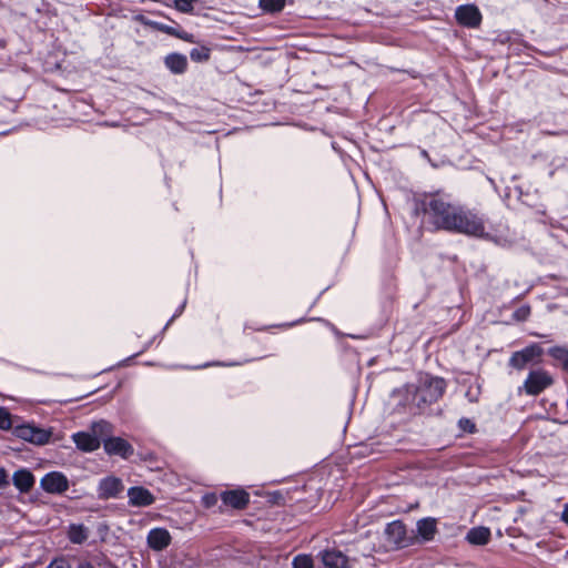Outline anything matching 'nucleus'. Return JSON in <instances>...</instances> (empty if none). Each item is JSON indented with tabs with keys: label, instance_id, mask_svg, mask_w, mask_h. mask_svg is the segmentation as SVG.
I'll return each mask as SVG.
<instances>
[{
	"label": "nucleus",
	"instance_id": "obj_1",
	"mask_svg": "<svg viewBox=\"0 0 568 568\" xmlns=\"http://www.w3.org/2000/svg\"><path fill=\"white\" fill-rule=\"evenodd\" d=\"M425 222L434 230L448 231L456 217L459 204L442 193L425 194L420 200Z\"/></svg>",
	"mask_w": 568,
	"mask_h": 568
},
{
	"label": "nucleus",
	"instance_id": "obj_2",
	"mask_svg": "<svg viewBox=\"0 0 568 568\" xmlns=\"http://www.w3.org/2000/svg\"><path fill=\"white\" fill-rule=\"evenodd\" d=\"M468 236L483 237L485 235V223L481 216L471 210L459 205L456 217L448 230Z\"/></svg>",
	"mask_w": 568,
	"mask_h": 568
},
{
	"label": "nucleus",
	"instance_id": "obj_3",
	"mask_svg": "<svg viewBox=\"0 0 568 568\" xmlns=\"http://www.w3.org/2000/svg\"><path fill=\"white\" fill-rule=\"evenodd\" d=\"M93 434L80 432L73 434L72 438L77 447L83 452H93L100 447V439L98 436H103L112 432V426L105 420H100L92 424Z\"/></svg>",
	"mask_w": 568,
	"mask_h": 568
},
{
	"label": "nucleus",
	"instance_id": "obj_4",
	"mask_svg": "<svg viewBox=\"0 0 568 568\" xmlns=\"http://www.w3.org/2000/svg\"><path fill=\"white\" fill-rule=\"evenodd\" d=\"M445 381L440 377H425L422 379L415 395L418 405L430 404L438 400L445 392Z\"/></svg>",
	"mask_w": 568,
	"mask_h": 568
},
{
	"label": "nucleus",
	"instance_id": "obj_5",
	"mask_svg": "<svg viewBox=\"0 0 568 568\" xmlns=\"http://www.w3.org/2000/svg\"><path fill=\"white\" fill-rule=\"evenodd\" d=\"M551 384V376L547 372L538 369L529 373L524 387L528 395H538Z\"/></svg>",
	"mask_w": 568,
	"mask_h": 568
},
{
	"label": "nucleus",
	"instance_id": "obj_6",
	"mask_svg": "<svg viewBox=\"0 0 568 568\" xmlns=\"http://www.w3.org/2000/svg\"><path fill=\"white\" fill-rule=\"evenodd\" d=\"M386 540L396 548H404L410 545V538L406 535V527L400 520L389 523L385 528Z\"/></svg>",
	"mask_w": 568,
	"mask_h": 568
},
{
	"label": "nucleus",
	"instance_id": "obj_7",
	"mask_svg": "<svg viewBox=\"0 0 568 568\" xmlns=\"http://www.w3.org/2000/svg\"><path fill=\"white\" fill-rule=\"evenodd\" d=\"M40 486L49 494H63L69 489V480L60 471H50L41 478Z\"/></svg>",
	"mask_w": 568,
	"mask_h": 568
},
{
	"label": "nucleus",
	"instance_id": "obj_8",
	"mask_svg": "<svg viewBox=\"0 0 568 568\" xmlns=\"http://www.w3.org/2000/svg\"><path fill=\"white\" fill-rule=\"evenodd\" d=\"M457 22L467 28H477L481 22V13L475 4H463L456 8Z\"/></svg>",
	"mask_w": 568,
	"mask_h": 568
},
{
	"label": "nucleus",
	"instance_id": "obj_9",
	"mask_svg": "<svg viewBox=\"0 0 568 568\" xmlns=\"http://www.w3.org/2000/svg\"><path fill=\"white\" fill-rule=\"evenodd\" d=\"M124 489L123 483L115 476L102 478L98 485V497L100 499L116 498Z\"/></svg>",
	"mask_w": 568,
	"mask_h": 568
},
{
	"label": "nucleus",
	"instance_id": "obj_10",
	"mask_svg": "<svg viewBox=\"0 0 568 568\" xmlns=\"http://www.w3.org/2000/svg\"><path fill=\"white\" fill-rule=\"evenodd\" d=\"M16 434L18 437L38 445L47 444L51 436L50 432L31 425L17 427Z\"/></svg>",
	"mask_w": 568,
	"mask_h": 568
},
{
	"label": "nucleus",
	"instance_id": "obj_11",
	"mask_svg": "<svg viewBox=\"0 0 568 568\" xmlns=\"http://www.w3.org/2000/svg\"><path fill=\"white\" fill-rule=\"evenodd\" d=\"M103 447L106 454L116 455L124 459L133 455L132 445L121 437H109L103 440Z\"/></svg>",
	"mask_w": 568,
	"mask_h": 568
},
{
	"label": "nucleus",
	"instance_id": "obj_12",
	"mask_svg": "<svg viewBox=\"0 0 568 568\" xmlns=\"http://www.w3.org/2000/svg\"><path fill=\"white\" fill-rule=\"evenodd\" d=\"M171 535L165 528H153L146 537L148 546L155 551L165 549L171 544Z\"/></svg>",
	"mask_w": 568,
	"mask_h": 568
},
{
	"label": "nucleus",
	"instance_id": "obj_13",
	"mask_svg": "<svg viewBox=\"0 0 568 568\" xmlns=\"http://www.w3.org/2000/svg\"><path fill=\"white\" fill-rule=\"evenodd\" d=\"M129 504L134 507H145L154 503L155 498L150 490L143 487H131L128 490Z\"/></svg>",
	"mask_w": 568,
	"mask_h": 568
},
{
	"label": "nucleus",
	"instance_id": "obj_14",
	"mask_svg": "<svg viewBox=\"0 0 568 568\" xmlns=\"http://www.w3.org/2000/svg\"><path fill=\"white\" fill-rule=\"evenodd\" d=\"M539 354L540 348L538 346H529L519 352H515L509 359V364L517 369H523Z\"/></svg>",
	"mask_w": 568,
	"mask_h": 568
},
{
	"label": "nucleus",
	"instance_id": "obj_15",
	"mask_svg": "<svg viewBox=\"0 0 568 568\" xmlns=\"http://www.w3.org/2000/svg\"><path fill=\"white\" fill-rule=\"evenodd\" d=\"M222 501L235 509H243L250 501V495L243 489L224 491L221 495Z\"/></svg>",
	"mask_w": 568,
	"mask_h": 568
},
{
	"label": "nucleus",
	"instance_id": "obj_16",
	"mask_svg": "<svg viewBox=\"0 0 568 568\" xmlns=\"http://www.w3.org/2000/svg\"><path fill=\"white\" fill-rule=\"evenodd\" d=\"M321 559L325 568H346L348 559L336 549H328L321 552Z\"/></svg>",
	"mask_w": 568,
	"mask_h": 568
},
{
	"label": "nucleus",
	"instance_id": "obj_17",
	"mask_svg": "<svg viewBox=\"0 0 568 568\" xmlns=\"http://www.w3.org/2000/svg\"><path fill=\"white\" fill-rule=\"evenodd\" d=\"M13 485L21 493H28L34 485V476L28 469H19L12 476Z\"/></svg>",
	"mask_w": 568,
	"mask_h": 568
},
{
	"label": "nucleus",
	"instance_id": "obj_18",
	"mask_svg": "<svg viewBox=\"0 0 568 568\" xmlns=\"http://www.w3.org/2000/svg\"><path fill=\"white\" fill-rule=\"evenodd\" d=\"M417 535L423 541L433 540L437 532V524L434 518H423L416 525Z\"/></svg>",
	"mask_w": 568,
	"mask_h": 568
},
{
	"label": "nucleus",
	"instance_id": "obj_19",
	"mask_svg": "<svg viewBox=\"0 0 568 568\" xmlns=\"http://www.w3.org/2000/svg\"><path fill=\"white\" fill-rule=\"evenodd\" d=\"M165 67L175 74L184 73L187 68V59L181 53H171L164 59Z\"/></svg>",
	"mask_w": 568,
	"mask_h": 568
},
{
	"label": "nucleus",
	"instance_id": "obj_20",
	"mask_svg": "<svg viewBox=\"0 0 568 568\" xmlns=\"http://www.w3.org/2000/svg\"><path fill=\"white\" fill-rule=\"evenodd\" d=\"M466 539L471 545H486L490 539V530L486 527L471 528Z\"/></svg>",
	"mask_w": 568,
	"mask_h": 568
},
{
	"label": "nucleus",
	"instance_id": "obj_21",
	"mask_svg": "<svg viewBox=\"0 0 568 568\" xmlns=\"http://www.w3.org/2000/svg\"><path fill=\"white\" fill-rule=\"evenodd\" d=\"M88 529L81 524H72L68 529V538L73 544H83L88 539Z\"/></svg>",
	"mask_w": 568,
	"mask_h": 568
},
{
	"label": "nucleus",
	"instance_id": "obj_22",
	"mask_svg": "<svg viewBox=\"0 0 568 568\" xmlns=\"http://www.w3.org/2000/svg\"><path fill=\"white\" fill-rule=\"evenodd\" d=\"M286 0H260V8L267 13L281 12L285 7Z\"/></svg>",
	"mask_w": 568,
	"mask_h": 568
},
{
	"label": "nucleus",
	"instance_id": "obj_23",
	"mask_svg": "<svg viewBox=\"0 0 568 568\" xmlns=\"http://www.w3.org/2000/svg\"><path fill=\"white\" fill-rule=\"evenodd\" d=\"M211 50L205 45L193 48L190 51V58L195 62H205L210 59Z\"/></svg>",
	"mask_w": 568,
	"mask_h": 568
},
{
	"label": "nucleus",
	"instance_id": "obj_24",
	"mask_svg": "<svg viewBox=\"0 0 568 568\" xmlns=\"http://www.w3.org/2000/svg\"><path fill=\"white\" fill-rule=\"evenodd\" d=\"M292 565L293 568H314L313 558L310 555H297Z\"/></svg>",
	"mask_w": 568,
	"mask_h": 568
},
{
	"label": "nucleus",
	"instance_id": "obj_25",
	"mask_svg": "<svg viewBox=\"0 0 568 568\" xmlns=\"http://www.w3.org/2000/svg\"><path fill=\"white\" fill-rule=\"evenodd\" d=\"M12 427V418L9 410L4 407H0V429L8 430Z\"/></svg>",
	"mask_w": 568,
	"mask_h": 568
},
{
	"label": "nucleus",
	"instance_id": "obj_26",
	"mask_svg": "<svg viewBox=\"0 0 568 568\" xmlns=\"http://www.w3.org/2000/svg\"><path fill=\"white\" fill-rule=\"evenodd\" d=\"M550 354L562 362L564 366L568 368V351L561 347H555L550 351Z\"/></svg>",
	"mask_w": 568,
	"mask_h": 568
},
{
	"label": "nucleus",
	"instance_id": "obj_27",
	"mask_svg": "<svg viewBox=\"0 0 568 568\" xmlns=\"http://www.w3.org/2000/svg\"><path fill=\"white\" fill-rule=\"evenodd\" d=\"M197 0H174L175 8L181 12H191Z\"/></svg>",
	"mask_w": 568,
	"mask_h": 568
},
{
	"label": "nucleus",
	"instance_id": "obj_28",
	"mask_svg": "<svg viewBox=\"0 0 568 568\" xmlns=\"http://www.w3.org/2000/svg\"><path fill=\"white\" fill-rule=\"evenodd\" d=\"M530 315V307L528 305H524L515 311L514 318L517 321H526Z\"/></svg>",
	"mask_w": 568,
	"mask_h": 568
},
{
	"label": "nucleus",
	"instance_id": "obj_29",
	"mask_svg": "<svg viewBox=\"0 0 568 568\" xmlns=\"http://www.w3.org/2000/svg\"><path fill=\"white\" fill-rule=\"evenodd\" d=\"M47 568H71V565L64 557H59L53 559Z\"/></svg>",
	"mask_w": 568,
	"mask_h": 568
},
{
	"label": "nucleus",
	"instance_id": "obj_30",
	"mask_svg": "<svg viewBox=\"0 0 568 568\" xmlns=\"http://www.w3.org/2000/svg\"><path fill=\"white\" fill-rule=\"evenodd\" d=\"M9 484L8 474L4 468H0V488L7 486Z\"/></svg>",
	"mask_w": 568,
	"mask_h": 568
},
{
	"label": "nucleus",
	"instance_id": "obj_31",
	"mask_svg": "<svg viewBox=\"0 0 568 568\" xmlns=\"http://www.w3.org/2000/svg\"><path fill=\"white\" fill-rule=\"evenodd\" d=\"M561 519L568 525V504L564 507Z\"/></svg>",
	"mask_w": 568,
	"mask_h": 568
},
{
	"label": "nucleus",
	"instance_id": "obj_32",
	"mask_svg": "<svg viewBox=\"0 0 568 568\" xmlns=\"http://www.w3.org/2000/svg\"><path fill=\"white\" fill-rule=\"evenodd\" d=\"M181 38H182V39H184V40H186V41H191V42L193 41V40L191 39V37H189V36H181Z\"/></svg>",
	"mask_w": 568,
	"mask_h": 568
}]
</instances>
